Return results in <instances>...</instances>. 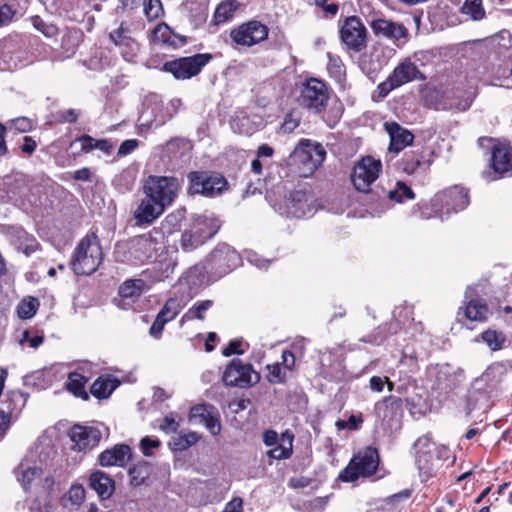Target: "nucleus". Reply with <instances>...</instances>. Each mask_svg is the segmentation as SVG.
<instances>
[{
    "label": "nucleus",
    "instance_id": "1",
    "mask_svg": "<svg viewBox=\"0 0 512 512\" xmlns=\"http://www.w3.org/2000/svg\"><path fill=\"white\" fill-rule=\"evenodd\" d=\"M412 307L403 304L393 311L394 320L387 325L378 327L373 333L360 339L363 343L381 345L393 334L396 335L394 344L402 350V359H418L427 353L432 345V336L424 332L421 322L412 317Z\"/></svg>",
    "mask_w": 512,
    "mask_h": 512
},
{
    "label": "nucleus",
    "instance_id": "2",
    "mask_svg": "<svg viewBox=\"0 0 512 512\" xmlns=\"http://www.w3.org/2000/svg\"><path fill=\"white\" fill-rule=\"evenodd\" d=\"M267 199L272 208L286 218H307L318 210L314 195L302 189L286 190L284 186H277Z\"/></svg>",
    "mask_w": 512,
    "mask_h": 512
},
{
    "label": "nucleus",
    "instance_id": "3",
    "mask_svg": "<svg viewBox=\"0 0 512 512\" xmlns=\"http://www.w3.org/2000/svg\"><path fill=\"white\" fill-rule=\"evenodd\" d=\"M326 157L324 147L316 142L303 139L290 153L287 163L301 177H309L323 163Z\"/></svg>",
    "mask_w": 512,
    "mask_h": 512
},
{
    "label": "nucleus",
    "instance_id": "4",
    "mask_svg": "<svg viewBox=\"0 0 512 512\" xmlns=\"http://www.w3.org/2000/svg\"><path fill=\"white\" fill-rule=\"evenodd\" d=\"M415 462L422 482L432 478L442 465V458L448 454V449L438 446L429 435L421 436L414 444Z\"/></svg>",
    "mask_w": 512,
    "mask_h": 512
},
{
    "label": "nucleus",
    "instance_id": "5",
    "mask_svg": "<svg viewBox=\"0 0 512 512\" xmlns=\"http://www.w3.org/2000/svg\"><path fill=\"white\" fill-rule=\"evenodd\" d=\"M103 260L102 248L95 233L87 234L76 246L70 267L76 275H91Z\"/></svg>",
    "mask_w": 512,
    "mask_h": 512
},
{
    "label": "nucleus",
    "instance_id": "6",
    "mask_svg": "<svg viewBox=\"0 0 512 512\" xmlns=\"http://www.w3.org/2000/svg\"><path fill=\"white\" fill-rule=\"evenodd\" d=\"M220 226V220L212 213L196 216L189 228L182 233L183 250L189 252L203 245L216 235Z\"/></svg>",
    "mask_w": 512,
    "mask_h": 512
},
{
    "label": "nucleus",
    "instance_id": "7",
    "mask_svg": "<svg viewBox=\"0 0 512 512\" xmlns=\"http://www.w3.org/2000/svg\"><path fill=\"white\" fill-rule=\"evenodd\" d=\"M49 451L36 446L23 457L21 462L14 469V475L24 490L30 488L31 483L42 477L48 466Z\"/></svg>",
    "mask_w": 512,
    "mask_h": 512
},
{
    "label": "nucleus",
    "instance_id": "8",
    "mask_svg": "<svg viewBox=\"0 0 512 512\" xmlns=\"http://www.w3.org/2000/svg\"><path fill=\"white\" fill-rule=\"evenodd\" d=\"M205 263L209 279L217 280L239 267L242 263V257L233 247L222 243L218 244L206 257Z\"/></svg>",
    "mask_w": 512,
    "mask_h": 512
},
{
    "label": "nucleus",
    "instance_id": "9",
    "mask_svg": "<svg viewBox=\"0 0 512 512\" xmlns=\"http://www.w3.org/2000/svg\"><path fill=\"white\" fill-rule=\"evenodd\" d=\"M181 189V180L176 176L150 175L143 183V194L154 198L162 206H171Z\"/></svg>",
    "mask_w": 512,
    "mask_h": 512
},
{
    "label": "nucleus",
    "instance_id": "10",
    "mask_svg": "<svg viewBox=\"0 0 512 512\" xmlns=\"http://www.w3.org/2000/svg\"><path fill=\"white\" fill-rule=\"evenodd\" d=\"M379 453L374 447L368 446L359 451L340 472L339 479L343 482H354L360 477L373 475L379 465Z\"/></svg>",
    "mask_w": 512,
    "mask_h": 512
},
{
    "label": "nucleus",
    "instance_id": "11",
    "mask_svg": "<svg viewBox=\"0 0 512 512\" xmlns=\"http://www.w3.org/2000/svg\"><path fill=\"white\" fill-rule=\"evenodd\" d=\"M329 89L324 81L317 78L307 79L300 87L298 102L311 113H321L328 105Z\"/></svg>",
    "mask_w": 512,
    "mask_h": 512
},
{
    "label": "nucleus",
    "instance_id": "12",
    "mask_svg": "<svg viewBox=\"0 0 512 512\" xmlns=\"http://www.w3.org/2000/svg\"><path fill=\"white\" fill-rule=\"evenodd\" d=\"M189 195L200 194L205 197L220 195L227 187L226 179L218 173L192 171L187 175Z\"/></svg>",
    "mask_w": 512,
    "mask_h": 512
},
{
    "label": "nucleus",
    "instance_id": "13",
    "mask_svg": "<svg viewBox=\"0 0 512 512\" xmlns=\"http://www.w3.org/2000/svg\"><path fill=\"white\" fill-rule=\"evenodd\" d=\"M211 59L212 55L209 53L180 57L166 61L162 66V70L171 73L177 80H187L197 76Z\"/></svg>",
    "mask_w": 512,
    "mask_h": 512
},
{
    "label": "nucleus",
    "instance_id": "14",
    "mask_svg": "<svg viewBox=\"0 0 512 512\" xmlns=\"http://www.w3.org/2000/svg\"><path fill=\"white\" fill-rule=\"evenodd\" d=\"M381 172V161L372 156H365L355 163L351 173V181L355 189L367 193Z\"/></svg>",
    "mask_w": 512,
    "mask_h": 512
},
{
    "label": "nucleus",
    "instance_id": "15",
    "mask_svg": "<svg viewBox=\"0 0 512 512\" xmlns=\"http://www.w3.org/2000/svg\"><path fill=\"white\" fill-rule=\"evenodd\" d=\"M192 142L184 137H174L155 148L161 160L173 168L180 167L190 159Z\"/></svg>",
    "mask_w": 512,
    "mask_h": 512
},
{
    "label": "nucleus",
    "instance_id": "16",
    "mask_svg": "<svg viewBox=\"0 0 512 512\" xmlns=\"http://www.w3.org/2000/svg\"><path fill=\"white\" fill-rule=\"evenodd\" d=\"M222 379L227 386L247 388L260 381V374L253 369L250 363L233 359L227 365Z\"/></svg>",
    "mask_w": 512,
    "mask_h": 512
},
{
    "label": "nucleus",
    "instance_id": "17",
    "mask_svg": "<svg viewBox=\"0 0 512 512\" xmlns=\"http://www.w3.org/2000/svg\"><path fill=\"white\" fill-rule=\"evenodd\" d=\"M465 80L467 82L465 87L457 86L451 91L445 92L442 103L443 109H455L463 112L470 108L476 94L478 77H465Z\"/></svg>",
    "mask_w": 512,
    "mask_h": 512
},
{
    "label": "nucleus",
    "instance_id": "18",
    "mask_svg": "<svg viewBox=\"0 0 512 512\" xmlns=\"http://www.w3.org/2000/svg\"><path fill=\"white\" fill-rule=\"evenodd\" d=\"M491 172H483V177L487 181H494L506 176L512 172V147L508 142H497L492 147Z\"/></svg>",
    "mask_w": 512,
    "mask_h": 512
},
{
    "label": "nucleus",
    "instance_id": "19",
    "mask_svg": "<svg viewBox=\"0 0 512 512\" xmlns=\"http://www.w3.org/2000/svg\"><path fill=\"white\" fill-rule=\"evenodd\" d=\"M230 37L238 46L251 47L268 37V28L261 22L253 20L232 29Z\"/></svg>",
    "mask_w": 512,
    "mask_h": 512
},
{
    "label": "nucleus",
    "instance_id": "20",
    "mask_svg": "<svg viewBox=\"0 0 512 512\" xmlns=\"http://www.w3.org/2000/svg\"><path fill=\"white\" fill-rule=\"evenodd\" d=\"M207 276L209 277L206 263L196 264L187 269L180 277L176 291L178 294H191L192 299L206 282Z\"/></svg>",
    "mask_w": 512,
    "mask_h": 512
},
{
    "label": "nucleus",
    "instance_id": "21",
    "mask_svg": "<svg viewBox=\"0 0 512 512\" xmlns=\"http://www.w3.org/2000/svg\"><path fill=\"white\" fill-rule=\"evenodd\" d=\"M343 43L351 50L361 51L366 46V28L358 17H348L340 29Z\"/></svg>",
    "mask_w": 512,
    "mask_h": 512
},
{
    "label": "nucleus",
    "instance_id": "22",
    "mask_svg": "<svg viewBox=\"0 0 512 512\" xmlns=\"http://www.w3.org/2000/svg\"><path fill=\"white\" fill-rule=\"evenodd\" d=\"M169 113L162 101L147 100L144 109L140 114L139 121L141 129L159 128L171 119Z\"/></svg>",
    "mask_w": 512,
    "mask_h": 512
},
{
    "label": "nucleus",
    "instance_id": "23",
    "mask_svg": "<svg viewBox=\"0 0 512 512\" xmlns=\"http://www.w3.org/2000/svg\"><path fill=\"white\" fill-rule=\"evenodd\" d=\"M444 208L446 218L464 210L469 205L468 191L464 187L454 186L437 193Z\"/></svg>",
    "mask_w": 512,
    "mask_h": 512
},
{
    "label": "nucleus",
    "instance_id": "24",
    "mask_svg": "<svg viewBox=\"0 0 512 512\" xmlns=\"http://www.w3.org/2000/svg\"><path fill=\"white\" fill-rule=\"evenodd\" d=\"M159 250L157 240L150 234L134 238L130 243L129 252L135 263H144L156 259Z\"/></svg>",
    "mask_w": 512,
    "mask_h": 512
},
{
    "label": "nucleus",
    "instance_id": "25",
    "mask_svg": "<svg viewBox=\"0 0 512 512\" xmlns=\"http://www.w3.org/2000/svg\"><path fill=\"white\" fill-rule=\"evenodd\" d=\"M476 287H468L465 292L464 315L471 321H486L491 314L486 301L479 297Z\"/></svg>",
    "mask_w": 512,
    "mask_h": 512
},
{
    "label": "nucleus",
    "instance_id": "26",
    "mask_svg": "<svg viewBox=\"0 0 512 512\" xmlns=\"http://www.w3.org/2000/svg\"><path fill=\"white\" fill-rule=\"evenodd\" d=\"M166 208L150 196L144 195L133 212V218L138 226L151 225L158 219Z\"/></svg>",
    "mask_w": 512,
    "mask_h": 512
},
{
    "label": "nucleus",
    "instance_id": "27",
    "mask_svg": "<svg viewBox=\"0 0 512 512\" xmlns=\"http://www.w3.org/2000/svg\"><path fill=\"white\" fill-rule=\"evenodd\" d=\"M69 436L74 450L86 451L97 446L102 435L95 427L75 425L71 428Z\"/></svg>",
    "mask_w": 512,
    "mask_h": 512
},
{
    "label": "nucleus",
    "instance_id": "28",
    "mask_svg": "<svg viewBox=\"0 0 512 512\" xmlns=\"http://www.w3.org/2000/svg\"><path fill=\"white\" fill-rule=\"evenodd\" d=\"M383 126L390 139L389 152L398 154L413 143V133L397 122L386 121Z\"/></svg>",
    "mask_w": 512,
    "mask_h": 512
},
{
    "label": "nucleus",
    "instance_id": "29",
    "mask_svg": "<svg viewBox=\"0 0 512 512\" xmlns=\"http://www.w3.org/2000/svg\"><path fill=\"white\" fill-rule=\"evenodd\" d=\"M404 396L405 403L413 416H423L430 411L429 393L424 387L410 381L409 392L404 393Z\"/></svg>",
    "mask_w": 512,
    "mask_h": 512
},
{
    "label": "nucleus",
    "instance_id": "30",
    "mask_svg": "<svg viewBox=\"0 0 512 512\" xmlns=\"http://www.w3.org/2000/svg\"><path fill=\"white\" fill-rule=\"evenodd\" d=\"M371 29L375 35L392 40L398 47L405 42H401V40L408 36V30L404 25L382 18L373 20Z\"/></svg>",
    "mask_w": 512,
    "mask_h": 512
},
{
    "label": "nucleus",
    "instance_id": "31",
    "mask_svg": "<svg viewBox=\"0 0 512 512\" xmlns=\"http://www.w3.org/2000/svg\"><path fill=\"white\" fill-rule=\"evenodd\" d=\"M264 125L263 118L246 110L236 111L230 121L231 129L238 134L252 135Z\"/></svg>",
    "mask_w": 512,
    "mask_h": 512
},
{
    "label": "nucleus",
    "instance_id": "32",
    "mask_svg": "<svg viewBox=\"0 0 512 512\" xmlns=\"http://www.w3.org/2000/svg\"><path fill=\"white\" fill-rule=\"evenodd\" d=\"M110 40L120 48L124 58L128 59L134 55L137 43L132 37L131 24L121 21L119 26L109 33Z\"/></svg>",
    "mask_w": 512,
    "mask_h": 512
},
{
    "label": "nucleus",
    "instance_id": "33",
    "mask_svg": "<svg viewBox=\"0 0 512 512\" xmlns=\"http://www.w3.org/2000/svg\"><path fill=\"white\" fill-rule=\"evenodd\" d=\"M132 458L131 448L126 444H116L111 449H106L98 457L102 467H124Z\"/></svg>",
    "mask_w": 512,
    "mask_h": 512
},
{
    "label": "nucleus",
    "instance_id": "34",
    "mask_svg": "<svg viewBox=\"0 0 512 512\" xmlns=\"http://www.w3.org/2000/svg\"><path fill=\"white\" fill-rule=\"evenodd\" d=\"M392 81L399 87L416 79H424L415 63L410 59L400 62L390 74Z\"/></svg>",
    "mask_w": 512,
    "mask_h": 512
},
{
    "label": "nucleus",
    "instance_id": "35",
    "mask_svg": "<svg viewBox=\"0 0 512 512\" xmlns=\"http://www.w3.org/2000/svg\"><path fill=\"white\" fill-rule=\"evenodd\" d=\"M431 165L429 159H425L422 152H406L399 163V169L408 175L415 174L417 171L426 172Z\"/></svg>",
    "mask_w": 512,
    "mask_h": 512
},
{
    "label": "nucleus",
    "instance_id": "36",
    "mask_svg": "<svg viewBox=\"0 0 512 512\" xmlns=\"http://www.w3.org/2000/svg\"><path fill=\"white\" fill-rule=\"evenodd\" d=\"M440 198L435 194L429 201H421L417 203L412 210L413 215L422 219L446 218L444 208L441 205Z\"/></svg>",
    "mask_w": 512,
    "mask_h": 512
},
{
    "label": "nucleus",
    "instance_id": "37",
    "mask_svg": "<svg viewBox=\"0 0 512 512\" xmlns=\"http://www.w3.org/2000/svg\"><path fill=\"white\" fill-rule=\"evenodd\" d=\"M89 486L101 500L109 499L115 490L114 480L102 471H95L90 475Z\"/></svg>",
    "mask_w": 512,
    "mask_h": 512
},
{
    "label": "nucleus",
    "instance_id": "38",
    "mask_svg": "<svg viewBox=\"0 0 512 512\" xmlns=\"http://www.w3.org/2000/svg\"><path fill=\"white\" fill-rule=\"evenodd\" d=\"M190 300L191 294H178L176 291L175 295L166 301L158 313L170 322L176 318Z\"/></svg>",
    "mask_w": 512,
    "mask_h": 512
},
{
    "label": "nucleus",
    "instance_id": "39",
    "mask_svg": "<svg viewBox=\"0 0 512 512\" xmlns=\"http://www.w3.org/2000/svg\"><path fill=\"white\" fill-rule=\"evenodd\" d=\"M120 385V381L112 376H100L90 388L91 394L98 399L108 398Z\"/></svg>",
    "mask_w": 512,
    "mask_h": 512
},
{
    "label": "nucleus",
    "instance_id": "40",
    "mask_svg": "<svg viewBox=\"0 0 512 512\" xmlns=\"http://www.w3.org/2000/svg\"><path fill=\"white\" fill-rule=\"evenodd\" d=\"M191 417L201 418V423L209 430L212 435H218L221 430V425L218 418L212 415L209 407L206 405H198L191 409Z\"/></svg>",
    "mask_w": 512,
    "mask_h": 512
},
{
    "label": "nucleus",
    "instance_id": "41",
    "mask_svg": "<svg viewBox=\"0 0 512 512\" xmlns=\"http://www.w3.org/2000/svg\"><path fill=\"white\" fill-rule=\"evenodd\" d=\"M12 242L17 250L29 256L34 253L38 248V242L34 236L28 234L22 228H14Z\"/></svg>",
    "mask_w": 512,
    "mask_h": 512
},
{
    "label": "nucleus",
    "instance_id": "42",
    "mask_svg": "<svg viewBox=\"0 0 512 512\" xmlns=\"http://www.w3.org/2000/svg\"><path fill=\"white\" fill-rule=\"evenodd\" d=\"M327 71L329 76L340 86L346 82V67L342 59L333 53H327Z\"/></svg>",
    "mask_w": 512,
    "mask_h": 512
},
{
    "label": "nucleus",
    "instance_id": "43",
    "mask_svg": "<svg viewBox=\"0 0 512 512\" xmlns=\"http://www.w3.org/2000/svg\"><path fill=\"white\" fill-rule=\"evenodd\" d=\"M479 339H481V341L485 343L491 351H499L503 349L506 343V336L504 332L492 328H488L483 331L477 338H475V341L478 342Z\"/></svg>",
    "mask_w": 512,
    "mask_h": 512
},
{
    "label": "nucleus",
    "instance_id": "44",
    "mask_svg": "<svg viewBox=\"0 0 512 512\" xmlns=\"http://www.w3.org/2000/svg\"><path fill=\"white\" fill-rule=\"evenodd\" d=\"M435 383L438 389L448 390L456 385V377L450 365H441L435 368Z\"/></svg>",
    "mask_w": 512,
    "mask_h": 512
},
{
    "label": "nucleus",
    "instance_id": "45",
    "mask_svg": "<svg viewBox=\"0 0 512 512\" xmlns=\"http://www.w3.org/2000/svg\"><path fill=\"white\" fill-rule=\"evenodd\" d=\"M81 39V33L76 29H67L62 36L61 49L63 58L72 57L78 48Z\"/></svg>",
    "mask_w": 512,
    "mask_h": 512
},
{
    "label": "nucleus",
    "instance_id": "46",
    "mask_svg": "<svg viewBox=\"0 0 512 512\" xmlns=\"http://www.w3.org/2000/svg\"><path fill=\"white\" fill-rule=\"evenodd\" d=\"M237 9L238 2L236 0L221 2L215 9L213 16L214 23L220 25L232 20Z\"/></svg>",
    "mask_w": 512,
    "mask_h": 512
},
{
    "label": "nucleus",
    "instance_id": "47",
    "mask_svg": "<svg viewBox=\"0 0 512 512\" xmlns=\"http://www.w3.org/2000/svg\"><path fill=\"white\" fill-rule=\"evenodd\" d=\"M199 438L200 437L196 432H180L172 437L169 442V446L173 451L182 452L196 444Z\"/></svg>",
    "mask_w": 512,
    "mask_h": 512
},
{
    "label": "nucleus",
    "instance_id": "48",
    "mask_svg": "<svg viewBox=\"0 0 512 512\" xmlns=\"http://www.w3.org/2000/svg\"><path fill=\"white\" fill-rule=\"evenodd\" d=\"M212 306V300L197 301L184 313L181 322L192 321L195 319L203 320L206 312L212 308Z\"/></svg>",
    "mask_w": 512,
    "mask_h": 512
},
{
    "label": "nucleus",
    "instance_id": "49",
    "mask_svg": "<svg viewBox=\"0 0 512 512\" xmlns=\"http://www.w3.org/2000/svg\"><path fill=\"white\" fill-rule=\"evenodd\" d=\"M87 382V378L78 372H71L68 375V380L66 382V388L68 391L72 392L77 397L88 398V395L85 391V384Z\"/></svg>",
    "mask_w": 512,
    "mask_h": 512
},
{
    "label": "nucleus",
    "instance_id": "50",
    "mask_svg": "<svg viewBox=\"0 0 512 512\" xmlns=\"http://www.w3.org/2000/svg\"><path fill=\"white\" fill-rule=\"evenodd\" d=\"M414 198L413 190L402 181H398L395 187L388 192V199L397 203H404Z\"/></svg>",
    "mask_w": 512,
    "mask_h": 512
},
{
    "label": "nucleus",
    "instance_id": "51",
    "mask_svg": "<svg viewBox=\"0 0 512 512\" xmlns=\"http://www.w3.org/2000/svg\"><path fill=\"white\" fill-rule=\"evenodd\" d=\"M24 385L32 387L37 390H44L50 387L51 380L47 379L46 372L43 370H37L24 376Z\"/></svg>",
    "mask_w": 512,
    "mask_h": 512
},
{
    "label": "nucleus",
    "instance_id": "52",
    "mask_svg": "<svg viewBox=\"0 0 512 512\" xmlns=\"http://www.w3.org/2000/svg\"><path fill=\"white\" fill-rule=\"evenodd\" d=\"M130 484L140 486L149 477L150 470L146 461L138 462L129 469Z\"/></svg>",
    "mask_w": 512,
    "mask_h": 512
},
{
    "label": "nucleus",
    "instance_id": "53",
    "mask_svg": "<svg viewBox=\"0 0 512 512\" xmlns=\"http://www.w3.org/2000/svg\"><path fill=\"white\" fill-rule=\"evenodd\" d=\"M144 286L145 282L141 279L126 280L119 287V296L124 299L137 297L142 293Z\"/></svg>",
    "mask_w": 512,
    "mask_h": 512
},
{
    "label": "nucleus",
    "instance_id": "54",
    "mask_svg": "<svg viewBox=\"0 0 512 512\" xmlns=\"http://www.w3.org/2000/svg\"><path fill=\"white\" fill-rule=\"evenodd\" d=\"M39 307L38 299L35 297L24 298L17 306V314L21 319L32 318Z\"/></svg>",
    "mask_w": 512,
    "mask_h": 512
},
{
    "label": "nucleus",
    "instance_id": "55",
    "mask_svg": "<svg viewBox=\"0 0 512 512\" xmlns=\"http://www.w3.org/2000/svg\"><path fill=\"white\" fill-rule=\"evenodd\" d=\"M267 369V380L271 384H283L287 379V370L280 364V362H275L273 364H268L266 366Z\"/></svg>",
    "mask_w": 512,
    "mask_h": 512
},
{
    "label": "nucleus",
    "instance_id": "56",
    "mask_svg": "<svg viewBox=\"0 0 512 512\" xmlns=\"http://www.w3.org/2000/svg\"><path fill=\"white\" fill-rule=\"evenodd\" d=\"M462 12L470 15L473 20H481L485 15L481 0H465Z\"/></svg>",
    "mask_w": 512,
    "mask_h": 512
},
{
    "label": "nucleus",
    "instance_id": "57",
    "mask_svg": "<svg viewBox=\"0 0 512 512\" xmlns=\"http://www.w3.org/2000/svg\"><path fill=\"white\" fill-rule=\"evenodd\" d=\"M143 12L149 21L159 18L163 13L160 0H143Z\"/></svg>",
    "mask_w": 512,
    "mask_h": 512
},
{
    "label": "nucleus",
    "instance_id": "58",
    "mask_svg": "<svg viewBox=\"0 0 512 512\" xmlns=\"http://www.w3.org/2000/svg\"><path fill=\"white\" fill-rule=\"evenodd\" d=\"M33 27L47 38H53L58 34V28L52 23L45 22L41 17L32 18Z\"/></svg>",
    "mask_w": 512,
    "mask_h": 512
},
{
    "label": "nucleus",
    "instance_id": "59",
    "mask_svg": "<svg viewBox=\"0 0 512 512\" xmlns=\"http://www.w3.org/2000/svg\"><path fill=\"white\" fill-rule=\"evenodd\" d=\"M171 36L172 31L170 27L165 23L156 25L152 32L153 40L158 43L172 44Z\"/></svg>",
    "mask_w": 512,
    "mask_h": 512
},
{
    "label": "nucleus",
    "instance_id": "60",
    "mask_svg": "<svg viewBox=\"0 0 512 512\" xmlns=\"http://www.w3.org/2000/svg\"><path fill=\"white\" fill-rule=\"evenodd\" d=\"M482 380L480 379H477L474 381L473 385H472V388L471 390L469 391V394H468V409H469V412L473 411L475 409V403L478 401V400H484L486 401V395L484 393H480V385L482 384Z\"/></svg>",
    "mask_w": 512,
    "mask_h": 512
},
{
    "label": "nucleus",
    "instance_id": "61",
    "mask_svg": "<svg viewBox=\"0 0 512 512\" xmlns=\"http://www.w3.org/2000/svg\"><path fill=\"white\" fill-rule=\"evenodd\" d=\"M30 512H58L48 497H37L30 506Z\"/></svg>",
    "mask_w": 512,
    "mask_h": 512
},
{
    "label": "nucleus",
    "instance_id": "62",
    "mask_svg": "<svg viewBox=\"0 0 512 512\" xmlns=\"http://www.w3.org/2000/svg\"><path fill=\"white\" fill-rule=\"evenodd\" d=\"M362 422L361 416L351 415L348 420H337L335 426L339 431L344 429L357 430Z\"/></svg>",
    "mask_w": 512,
    "mask_h": 512
},
{
    "label": "nucleus",
    "instance_id": "63",
    "mask_svg": "<svg viewBox=\"0 0 512 512\" xmlns=\"http://www.w3.org/2000/svg\"><path fill=\"white\" fill-rule=\"evenodd\" d=\"M244 257L251 265L259 269H266L270 264V260L263 258L252 250L245 251Z\"/></svg>",
    "mask_w": 512,
    "mask_h": 512
},
{
    "label": "nucleus",
    "instance_id": "64",
    "mask_svg": "<svg viewBox=\"0 0 512 512\" xmlns=\"http://www.w3.org/2000/svg\"><path fill=\"white\" fill-rule=\"evenodd\" d=\"M44 341V337L41 335L31 336L29 330H24L18 340L20 345L25 343L29 344L32 349H37Z\"/></svg>",
    "mask_w": 512,
    "mask_h": 512
}]
</instances>
